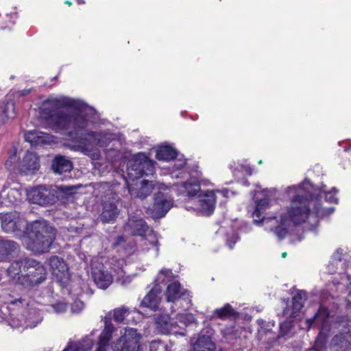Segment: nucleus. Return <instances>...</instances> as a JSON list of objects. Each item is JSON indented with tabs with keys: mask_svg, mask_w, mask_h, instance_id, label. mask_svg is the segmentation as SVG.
Here are the masks:
<instances>
[{
	"mask_svg": "<svg viewBox=\"0 0 351 351\" xmlns=\"http://www.w3.org/2000/svg\"><path fill=\"white\" fill-rule=\"evenodd\" d=\"M287 252H283V253L282 254V258H285V257L287 256Z\"/></svg>",
	"mask_w": 351,
	"mask_h": 351,
	"instance_id": "obj_50",
	"label": "nucleus"
},
{
	"mask_svg": "<svg viewBox=\"0 0 351 351\" xmlns=\"http://www.w3.org/2000/svg\"><path fill=\"white\" fill-rule=\"evenodd\" d=\"M238 235L237 233L233 232L232 234L231 238L229 239H227V244L229 246L230 249H232L234 247V245L236 243V242L238 240Z\"/></svg>",
	"mask_w": 351,
	"mask_h": 351,
	"instance_id": "obj_45",
	"label": "nucleus"
},
{
	"mask_svg": "<svg viewBox=\"0 0 351 351\" xmlns=\"http://www.w3.org/2000/svg\"><path fill=\"white\" fill-rule=\"evenodd\" d=\"M350 295H351V292H350Z\"/></svg>",
	"mask_w": 351,
	"mask_h": 351,
	"instance_id": "obj_57",
	"label": "nucleus"
},
{
	"mask_svg": "<svg viewBox=\"0 0 351 351\" xmlns=\"http://www.w3.org/2000/svg\"><path fill=\"white\" fill-rule=\"evenodd\" d=\"M38 156L34 152H28L19 165L18 170L25 175L34 173L39 169Z\"/></svg>",
	"mask_w": 351,
	"mask_h": 351,
	"instance_id": "obj_20",
	"label": "nucleus"
},
{
	"mask_svg": "<svg viewBox=\"0 0 351 351\" xmlns=\"http://www.w3.org/2000/svg\"><path fill=\"white\" fill-rule=\"evenodd\" d=\"M56 237L55 229L45 221H34L28 236L24 238L26 248L35 253L47 252Z\"/></svg>",
	"mask_w": 351,
	"mask_h": 351,
	"instance_id": "obj_4",
	"label": "nucleus"
},
{
	"mask_svg": "<svg viewBox=\"0 0 351 351\" xmlns=\"http://www.w3.org/2000/svg\"><path fill=\"white\" fill-rule=\"evenodd\" d=\"M168 302H180L183 308L188 309L191 306V296L189 293L181 287L178 282H173L168 285L166 292Z\"/></svg>",
	"mask_w": 351,
	"mask_h": 351,
	"instance_id": "obj_10",
	"label": "nucleus"
},
{
	"mask_svg": "<svg viewBox=\"0 0 351 351\" xmlns=\"http://www.w3.org/2000/svg\"><path fill=\"white\" fill-rule=\"evenodd\" d=\"M1 228L4 232L12 233L26 226L25 218L14 211L5 214H0Z\"/></svg>",
	"mask_w": 351,
	"mask_h": 351,
	"instance_id": "obj_15",
	"label": "nucleus"
},
{
	"mask_svg": "<svg viewBox=\"0 0 351 351\" xmlns=\"http://www.w3.org/2000/svg\"><path fill=\"white\" fill-rule=\"evenodd\" d=\"M65 3H66V4L69 5H71V2H69V1H66V2H65Z\"/></svg>",
	"mask_w": 351,
	"mask_h": 351,
	"instance_id": "obj_52",
	"label": "nucleus"
},
{
	"mask_svg": "<svg viewBox=\"0 0 351 351\" xmlns=\"http://www.w3.org/2000/svg\"><path fill=\"white\" fill-rule=\"evenodd\" d=\"M276 191V189H265L255 195L256 206L252 217L255 223L262 222L265 228L273 232L279 240L287 236L293 225L308 221L312 227H315L319 217L334 212V207H321L322 193L324 194L326 202L338 203V199L335 197L337 193L336 188L333 187L327 191L325 184L318 188L305 180L300 184L292 185L285 189V193L291 199V202L287 211L280 215L279 219L276 217H265L263 216L264 211L269 205V197L275 195Z\"/></svg>",
	"mask_w": 351,
	"mask_h": 351,
	"instance_id": "obj_1",
	"label": "nucleus"
},
{
	"mask_svg": "<svg viewBox=\"0 0 351 351\" xmlns=\"http://www.w3.org/2000/svg\"><path fill=\"white\" fill-rule=\"evenodd\" d=\"M91 274L95 283L101 289H107L112 282V275L106 269L105 266L93 259L90 263Z\"/></svg>",
	"mask_w": 351,
	"mask_h": 351,
	"instance_id": "obj_12",
	"label": "nucleus"
},
{
	"mask_svg": "<svg viewBox=\"0 0 351 351\" xmlns=\"http://www.w3.org/2000/svg\"><path fill=\"white\" fill-rule=\"evenodd\" d=\"M161 291V287L154 286L143 299L141 306L154 311H156L160 302Z\"/></svg>",
	"mask_w": 351,
	"mask_h": 351,
	"instance_id": "obj_25",
	"label": "nucleus"
},
{
	"mask_svg": "<svg viewBox=\"0 0 351 351\" xmlns=\"http://www.w3.org/2000/svg\"><path fill=\"white\" fill-rule=\"evenodd\" d=\"M51 311L55 312L57 314H60L64 313L67 310V304L63 302H58L53 304H52L51 306Z\"/></svg>",
	"mask_w": 351,
	"mask_h": 351,
	"instance_id": "obj_41",
	"label": "nucleus"
},
{
	"mask_svg": "<svg viewBox=\"0 0 351 351\" xmlns=\"http://www.w3.org/2000/svg\"><path fill=\"white\" fill-rule=\"evenodd\" d=\"M130 313L129 308L125 306L115 308L113 313V319L117 323H121Z\"/></svg>",
	"mask_w": 351,
	"mask_h": 351,
	"instance_id": "obj_37",
	"label": "nucleus"
},
{
	"mask_svg": "<svg viewBox=\"0 0 351 351\" xmlns=\"http://www.w3.org/2000/svg\"><path fill=\"white\" fill-rule=\"evenodd\" d=\"M234 310L232 306L229 304H226L222 308L216 309L209 319L212 320L215 317L221 319H226L234 316Z\"/></svg>",
	"mask_w": 351,
	"mask_h": 351,
	"instance_id": "obj_34",
	"label": "nucleus"
},
{
	"mask_svg": "<svg viewBox=\"0 0 351 351\" xmlns=\"http://www.w3.org/2000/svg\"><path fill=\"white\" fill-rule=\"evenodd\" d=\"M114 327L113 324L108 321L105 322V328L103 331L101 332L99 341L98 346L97 348V351H110V348L109 345V341L112 337V333L114 331Z\"/></svg>",
	"mask_w": 351,
	"mask_h": 351,
	"instance_id": "obj_26",
	"label": "nucleus"
},
{
	"mask_svg": "<svg viewBox=\"0 0 351 351\" xmlns=\"http://www.w3.org/2000/svg\"><path fill=\"white\" fill-rule=\"evenodd\" d=\"M80 2H82V3H84V1H82V0H78V3H80Z\"/></svg>",
	"mask_w": 351,
	"mask_h": 351,
	"instance_id": "obj_54",
	"label": "nucleus"
},
{
	"mask_svg": "<svg viewBox=\"0 0 351 351\" xmlns=\"http://www.w3.org/2000/svg\"><path fill=\"white\" fill-rule=\"evenodd\" d=\"M186 165L185 159L182 158H176L174 160V164L173 166V169L171 172V177L173 178H182L185 179L188 177L189 173L183 170Z\"/></svg>",
	"mask_w": 351,
	"mask_h": 351,
	"instance_id": "obj_32",
	"label": "nucleus"
},
{
	"mask_svg": "<svg viewBox=\"0 0 351 351\" xmlns=\"http://www.w3.org/2000/svg\"><path fill=\"white\" fill-rule=\"evenodd\" d=\"M306 299V293L302 290H298L292 298V307L287 308L284 310L285 316L290 317H295L298 313L300 312L303 308L304 302Z\"/></svg>",
	"mask_w": 351,
	"mask_h": 351,
	"instance_id": "obj_24",
	"label": "nucleus"
},
{
	"mask_svg": "<svg viewBox=\"0 0 351 351\" xmlns=\"http://www.w3.org/2000/svg\"><path fill=\"white\" fill-rule=\"evenodd\" d=\"M186 178V182L174 184L173 190L184 197L195 196L200 191L199 178L192 177L189 174Z\"/></svg>",
	"mask_w": 351,
	"mask_h": 351,
	"instance_id": "obj_19",
	"label": "nucleus"
},
{
	"mask_svg": "<svg viewBox=\"0 0 351 351\" xmlns=\"http://www.w3.org/2000/svg\"><path fill=\"white\" fill-rule=\"evenodd\" d=\"M222 332L223 333L224 336H226L229 334V332H225L224 330H222Z\"/></svg>",
	"mask_w": 351,
	"mask_h": 351,
	"instance_id": "obj_51",
	"label": "nucleus"
},
{
	"mask_svg": "<svg viewBox=\"0 0 351 351\" xmlns=\"http://www.w3.org/2000/svg\"><path fill=\"white\" fill-rule=\"evenodd\" d=\"M156 325L157 330L161 333L185 335L184 332L178 330V328H181V327L176 322H171L167 314L158 317L156 320Z\"/></svg>",
	"mask_w": 351,
	"mask_h": 351,
	"instance_id": "obj_21",
	"label": "nucleus"
},
{
	"mask_svg": "<svg viewBox=\"0 0 351 351\" xmlns=\"http://www.w3.org/2000/svg\"><path fill=\"white\" fill-rule=\"evenodd\" d=\"M10 317L16 326H25L26 328H34L41 321L40 312L34 307L28 298L15 299L9 302Z\"/></svg>",
	"mask_w": 351,
	"mask_h": 351,
	"instance_id": "obj_5",
	"label": "nucleus"
},
{
	"mask_svg": "<svg viewBox=\"0 0 351 351\" xmlns=\"http://www.w3.org/2000/svg\"><path fill=\"white\" fill-rule=\"evenodd\" d=\"M114 273L117 274V281L123 286L128 285L132 282V277L130 276H125V271L123 269L122 263H119V265L112 267Z\"/></svg>",
	"mask_w": 351,
	"mask_h": 351,
	"instance_id": "obj_35",
	"label": "nucleus"
},
{
	"mask_svg": "<svg viewBox=\"0 0 351 351\" xmlns=\"http://www.w3.org/2000/svg\"><path fill=\"white\" fill-rule=\"evenodd\" d=\"M17 161L16 153V151L12 154L9 158L7 159L5 165V167L10 171H15L16 166L15 164Z\"/></svg>",
	"mask_w": 351,
	"mask_h": 351,
	"instance_id": "obj_40",
	"label": "nucleus"
},
{
	"mask_svg": "<svg viewBox=\"0 0 351 351\" xmlns=\"http://www.w3.org/2000/svg\"><path fill=\"white\" fill-rule=\"evenodd\" d=\"M93 346V339L86 337L76 342H69L62 351H89Z\"/></svg>",
	"mask_w": 351,
	"mask_h": 351,
	"instance_id": "obj_30",
	"label": "nucleus"
},
{
	"mask_svg": "<svg viewBox=\"0 0 351 351\" xmlns=\"http://www.w3.org/2000/svg\"><path fill=\"white\" fill-rule=\"evenodd\" d=\"M165 345L159 341H152L149 345L150 351H164Z\"/></svg>",
	"mask_w": 351,
	"mask_h": 351,
	"instance_id": "obj_43",
	"label": "nucleus"
},
{
	"mask_svg": "<svg viewBox=\"0 0 351 351\" xmlns=\"http://www.w3.org/2000/svg\"><path fill=\"white\" fill-rule=\"evenodd\" d=\"M156 158L159 160L169 161L177 156L176 150L169 145H162L156 151Z\"/></svg>",
	"mask_w": 351,
	"mask_h": 351,
	"instance_id": "obj_31",
	"label": "nucleus"
},
{
	"mask_svg": "<svg viewBox=\"0 0 351 351\" xmlns=\"http://www.w3.org/2000/svg\"><path fill=\"white\" fill-rule=\"evenodd\" d=\"M141 334L133 328H125L123 334L112 346L113 351H139Z\"/></svg>",
	"mask_w": 351,
	"mask_h": 351,
	"instance_id": "obj_8",
	"label": "nucleus"
},
{
	"mask_svg": "<svg viewBox=\"0 0 351 351\" xmlns=\"http://www.w3.org/2000/svg\"><path fill=\"white\" fill-rule=\"evenodd\" d=\"M178 320L184 326L196 324V319L192 313H181L177 316Z\"/></svg>",
	"mask_w": 351,
	"mask_h": 351,
	"instance_id": "obj_38",
	"label": "nucleus"
},
{
	"mask_svg": "<svg viewBox=\"0 0 351 351\" xmlns=\"http://www.w3.org/2000/svg\"><path fill=\"white\" fill-rule=\"evenodd\" d=\"M19 249V245L10 240L0 241V259L4 256L16 252Z\"/></svg>",
	"mask_w": 351,
	"mask_h": 351,
	"instance_id": "obj_33",
	"label": "nucleus"
},
{
	"mask_svg": "<svg viewBox=\"0 0 351 351\" xmlns=\"http://www.w3.org/2000/svg\"><path fill=\"white\" fill-rule=\"evenodd\" d=\"M84 304L83 302L80 300H75L74 302L71 304V310L72 313H79L82 311V310L84 308Z\"/></svg>",
	"mask_w": 351,
	"mask_h": 351,
	"instance_id": "obj_44",
	"label": "nucleus"
},
{
	"mask_svg": "<svg viewBox=\"0 0 351 351\" xmlns=\"http://www.w3.org/2000/svg\"><path fill=\"white\" fill-rule=\"evenodd\" d=\"M173 206V199L162 193H158L154 196L153 206L148 209V213L153 218L163 217Z\"/></svg>",
	"mask_w": 351,
	"mask_h": 351,
	"instance_id": "obj_13",
	"label": "nucleus"
},
{
	"mask_svg": "<svg viewBox=\"0 0 351 351\" xmlns=\"http://www.w3.org/2000/svg\"><path fill=\"white\" fill-rule=\"evenodd\" d=\"M280 335L283 337H291V322H284L280 326Z\"/></svg>",
	"mask_w": 351,
	"mask_h": 351,
	"instance_id": "obj_42",
	"label": "nucleus"
},
{
	"mask_svg": "<svg viewBox=\"0 0 351 351\" xmlns=\"http://www.w3.org/2000/svg\"><path fill=\"white\" fill-rule=\"evenodd\" d=\"M138 245L143 252H150L154 258L159 254L158 237L152 228L147 231L144 235L140 237Z\"/></svg>",
	"mask_w": 351,
	"mask_h": 351,
	"instance_id": "obj_16",
	"label": "nucleus"
},
{
	"mask_svg": "<svg viewBox=\"0 0 351 351\" xmlns=\"http://www.w3.org/2000/svg\"><path fill=\"white\" fill-rule=\"evenodd\" d=\"M16 194H18V191L14 189H10L8 193V196L14 197Z\"/></svg>",
	"mask_w": 351,
	"mask_h": 351,
	"instance_id": "obj_48",
	"label": "nucleus"
},
{
	"mask_svg": "<svg viewBox=\"0 0 351 351\" xmlns=\"http://www.w3.org/2000/svg\"><path fill=\"white\" fill-rule=\"evenodd\" d=\"M48 265L55 278L64 285L70 278L69 268L63 258L53 256L48 260Z\"/></svg>",
	"mask_w": 351,
	"mask_h": 351,
	"instance_id": "obj_14",
	"label": "nucleus"
},
{
	"mask_svg": "<svg viewBox=\"0 0 351 351\" xmlns=\"http://www.w3.org/2000/svg\"><path fill=\"white\" fill-rule=\"evenodd\" d=\"M65 193L64 188H53L50 186L38 185L27 191L28 200L40 206H48L55 204Z\"/></svg>",
	"mask_w": 351,
	"mask_h": 351,
	"instance_id": "obj_6",
	"label": "nucleus"
},
{
	"mask_svg": "<svg viewBox=\"0 0 351 351\" xmlns=\"http://www.w3.org/2000/svg\"><path fill=\"white\" fill-rule=\"evenodd\" d=\"M127 171L129 179L132 181L143 176L153 175L154 162L145 154L138 153L128 161Z\"/></svg>",
	"mask_w": 351,
	"mask_h": 351,
	"instance_id": "obj_7",
	"label": "nucleus"
},
{
	"mask_svg": "<svg viewBox=\"0 0 351 351\" xmlns=\"http://www.w3.org/2000/svg\"><path fill=\"white\" fill-rule=\"evenodd\" d=\"M197 211L202 215H211L215 208L216 195L213 191H202L197 197Z\"/></svg>",
	"mask_w": 351,
	"mask_h": 351,
	"instance_id": "obj_17",
	"label": "nucleus"
},
{
	"mask_svg": "<svg viewBox=\"0 0 351 351\" xmlns=\"http://www.w3.org/2000/svg\"><path fill=\"white\" fill-rule=\"evenodd\" d=\"M51 167L55 173L61 175L70 171L73 169V163L66 157L58 155L53 160Z\"/></svg>",
	"mask_w": 351,
	"mask_h": 351,
	"instance_id": "obj_29",
	"label": "nucleus"
},
{
	"mask_svg": "<svg viewBox=\"0 0 351 351\" xmlns=\"http://www.w3.org/2000/svg\"><path fill=\"white\" fill-rule=\"evenodd\" d=\"M80 2H82V3H84V1H82V0H78V3H80Z\"/></svg>",
	"mask_w": 351,
	"mask_h": 351,
	"instance_id": "obj_55",
	"label": "nucleus"
},
{
	"mask_svg": "<svg viewBox=\"0 0 351 351\" xmlns=\"http://www.w3.org/2000/svg\"><path fill=\"white\" fill-rule=\"evenodd\" d=\"M101 186L103 188V189H105L106 186V187H108V185L107 184H101Z\"/></svg>",
	"mask_w": 351,
	"mask_h": 351,
	"instance_id": "obj_49",
	"label": "nucleus"
},
{
	"mask_svg": "<svg viewBox=\"0 0 351 351\" xmlns=\"http://www.w3.org/2000/svg\"><path fill=\"white\" fill-rule=\"evenodd\" d=\"M119 197L117 194L111 189L108 190V193L104 195L102 199L103 210L101 215V219L104 222H110L113 220L119 214L117 204Z\"/></svg>",
	"mask_w": 351,
	"mask_h": 351,
	"instance_id": "obj_11",
	"label": "nucleus"
},
{
	"mask_svg": "<svg viewBox=\"0 0 351 351\" xmlns=\"http://www.w3.org/2000/svg\"><path fill=\"white\" fill-rule=\"evenodd\" d=\"M3 113L8 118L13 117L15 114V106L12 101H8L4 106Z\"/></svg>",
	"mask_w": 351,
	"mask_h": 351,
	"instance_id": "obj_39",
	"label": "nucleus"
},
{
	"mask_svg": "<svg viewBox=\"0 0 351 351\" xmlns=\"http://www.w3.org/2000/svg\"><path fill=\"white\" fill-rule=\"evenodd\" d=\"M8 275L25 287H34L46 279L45 267L34 259L20 258L11 263L7 269Z\"/></svg>",
	"mask_w": 351,
	"mask_h": 351,
	"instance_id": "obj_3",
	"label": "nucleus"
},
{
	"mask_svg": "<svg viewBox=\"0 0 351 351\" xmlns=\"http://www.w3.org/2000/svg\"><path fill=\"white\" fill-rule=\"evenodd\" d=\"M150 229L143 217L138 214L130 215L124 227L125 232L138 237L144 235Z\"/></svg>",
	"mask_w": 351,
	"mask_h": 351,
	"instance_id": "obj_18",
	"label": "nucleus"
},
{
	"mask_svg": "<svg viewBox=\"0 0 351 351\" xmlns=\"http://www.w3.org/2000/svg\"><path fill=\"white\" fill-rule=\"evenodd\" d=\"M91 110L81 100L66 96L50 97L39 108L41 119L48 128L72 140L67 147L96 160L99 151L96 145L105 147L114 138L112 134L88 130L87 117Z\"/></svg>",
	"mask_w": 351,
	"mask_h": 351,
	"instance_id": "obj_2",
	"label": "nucleus"
},
{
	"mask_svg": "<svg viewBox=\"0 0 351 351\" xmlns=\"http://www.w3.org/2000/svg\"><path fill=\"white\" fill-rule=\"evenodd\" d=\"M29 92H30V89H24L22 90H20L19 92V94L20 96L24 97V96L27 95V94H29Z\"/></svg>",
	"mask_w": 351,
	"mask_h": 351,
	"instance_id": "obj_47",
	"label": "nucleus"
},
{
	"mask_svg": "<svg viewBox=\"0 0 351 351\" xmlns=\"http://www.w3.org/2000/svg\"><path fill=\"white\" fill-rule=\"evenodd\" d=\"M330 349L331 351H350L351 333L350 330H345L335 335L332 339Z\"/></svg>",
	"mask_w": 351,
	"mask_h": 351,
	"instance_id": "obj_22",
	"label": "nucleus"
},
{
	"mask_svg": "<svg viewBox=\"0 0 351 351\" xmlns=\"http://www.w3.org/2000/svg\"><path fill=\"white\" fill-rule=\"evenodd\" d=\"M207 333L199 335L193 344V351H215V345L211 339L212 332L208 331Z\"/></svg>",
	"mask_w": 351,
	"mask_h": 351,
	"instance_id": "obj_28",
	"label": "nucleus"
},
{
	"mask_svg": "<svg viewBox=\"0 0 351 351\" xmlns=\"http://www.w3.org/2000/svg\"><path fill=\"white\" fill-rule=\"evenodd\" d=\"M25 138L32 145H50L55 143V137L53 135L38 130L27 132Z\"/></svg>",
	"mask_w": 351,
	"mask_h": 351,
	"instance_id": "obj_23",
	"label": "nucleus"
},
{
	"mask_svg": "<svg viewBox=\"0 0 351 351\" xmlns=\"http://www.w3.org/2000/svg\"><path fill=\"white\" fill-rule=\"evenodd\" d=\"M119 240H120L121 241H123V238H122V237H120V238H119Z\"/></svg>",
	"mask_w": 351,
	"mask_h": 351,
	"instance_id": "obj_56",
	"label": "nucleus"
},
{
	"mask_svg": "<svg viewBox=\"0 0 351 351\" xmlns=\"http://www.w3.org/2000/svg\"><path fill=\"white\" fill-rule=\"evenodd\" d=\"M328 311L324 307H320L318 312L314 315L312 319H306L308 327L310 328L314 322L320 324L322 325L321 331L315 340L314 348L317 351L326 350V324L328 318Z\"/></svg>",
	"mask_w": 351,
	"mask_h": 351,
	"instance_id": "obj_9",
	"label": "nucleus"
},
{
	"mask_svg": "<svg viewBox=\"0 0 351 351\" xmlns=\"http://www.w3.org/2000/svg\"><path fill=\"white\" fill-rule=\"evenodd\" d=\"M80 2H82V3H84V1H82V0H78V3H80Z\"/></svg>",
	"mask_w": 351,
	"mask_h": 351,
	"instance_id": "obj_53",
	"label": "nucleus"
},
{
	"mask_svg": "<svg viewBox=\"0 0 351 351\" xmlns=\"http://www.w3.org/2000/svg\"><path fill=\"white\" fill-rule=\"evenodd\" d=\"M217 193H221L224 197H229L230 191L227 189H224L222 190H217Z\"/></svg>",
	"mask_w": 351,
	"mask_h": 351,
	"instance_id": "obj_46",
	"label": "nucleus"
},
{
	"mask_svg": "<svg viewBox=\"0 0 351 351\" xmlns=\"http://www.w3.org/2000/svg\"><path fill=\"white\" fill-rule=\"evenodd\" d=\"M154 189V184L152 181H147L143 180L141 182V186L138 189H135L130 185H128V193L132 198H139L143 199L151 194Z\"/></svg>",
	"mask_w": 351,
	"mask_h": 351,
	"instance_id": "obj_27",
	"label": "nucleus"
},
{
	"mask_svg": "<svg viewBox=\"0 0 351 351\" xmlns=\"http://www.w3.org/2000/svg\"><path fill=\"white\" fill-rule=\"evenodd\" d=\"M173 278V275L171 269L163 268L159 271L156 279L155 285L160 287V284H165L171 281Z\"/></svg>",
	"mask_w": 351,
	"mask_h": 351,
	"instance_id": "obj_36",
	"label": "nucleus"
}]
</instances>
